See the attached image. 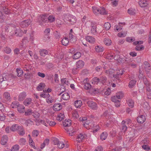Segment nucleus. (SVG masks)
I'll return each mask as SVG.
<instances>
[{"label": "nucleus", "instance_id": "56", "mask_svg": "<svg viewBox=\"0 0 151 151\" xmlns=\"http://www.w3.org/2000/svg\"><path fill=\"white\" fill-rule=\"evenodd\" d=\"M104 27L106 30H109L111 27V24L109 22L106 23L104 25Z\"/></svg>", "mask_w": 151, "mask_h": 151}, {"label": "nucleus", "instance_id": "44", "mask_svg": "<svg viewBox=\"0 0 151 151\" xmlns=\"http://www.w3.org/2000/svg\"><path fill=\"white\" fill-rule=\"evenodd\" d=\"M107 136V134L106 132L102 133L100 136V138L102 140H104L106 139Z\"/></svg>", "mask_w": 151, "mask_h": 151}, {"label": "nucleus", "instance_id": "25", "mask_svg": "<svg viewBox=\"0 0 151 151\" xmlns=\"http://www.w3.org/2000/svg\"><path fill=\"white\" fill-rule=\"evenodd\" d=\"M45 86V84L44 83H40L39 85L37 87V89L38 91H40L44 89V88Z\"/></svg>", "mask_w": 151, "mask_h": 151}, {"label": "nucleus", "instance_id": "46", "mask_svg": "<svg viewBox=\"0 0 151 151\" xmlns=\"http://www.w3.org/2000/svg\"><path fill=\"white\" fill-rule=\"evenodd\" d=\"M116 96L118 99H121L124 97V93L122 92H119L116 93Z\"/></svg>", "mask_w": 151, "mask_h": 151}, {"label": "nucleus", "instance_id": "30", "mask_svg": "<svg viewBox=\"0 0 151 151\" xmlns=\"http://www.w3.org/2000/svg\"><path fill=\"white\" fill-rule=\"evenodd\" d=\"M18 111L20 113H24L25 112V107L22 105H21L18 106L17 107Z\"/></svg>", "mask_w": 151, "mask_h": 151}, {"label": "nucleus", "instance_id": "10", "mask_svg": "<svg viewBox=\"0 0 151 151\" xmlns=\"http://www.w3.org/2000/svg\"><path fill=\"white\" fill-rule=\"evenodd\" d=\"M64 129L67 132H69V135L72 136L75 135V132L73 130V127L72 126H70L67 128H64Z\"/></svg>", "mask_w": 151, "mask_h": 151}, {"label": "nucleus", "instance_id": "38", "mask_svg": "<svg viewBox=\"0 0 151 151\" xmlns=\"http://www.w3.org/2000/svg\"><path fill=\"white\" fill-rule=\"evenodd\" d=\"M62 98L65 100H67L70 98V96L68 93H64L62 95Z\"/></svg>", "mask_w": 151, "mask_h": 151}, {"label": "nucleus", "instance_id": "42", "mask_svg": "<svg viewBox=\"0 0 151 151\" xmlns=\"http://www.w3.org/2000/svg\"><path fill=\"white\" fill-rule=\"evenodd\" d=\"M50 28H48L46 29L44 31V33L45 34V36L46 37H47V38H48V40L50 39V37L49 36V34L50 33Z\"/></svg>", "mask_w": 151, "mask_h": 151}, {"label": "nucleus", "instance_id": "37", "mask_svg": "<svg viewBox=\"0 0 151 151\" xmlns=\"http://www.w3.org/2000/svg\"><path fill=\"white\" fill-rule=\"evenodd\" d=\"M69 42V41L68 38H64L62 40V44L64 45H67Z\"/></svg>", "mask_w": 151, "mask_h": 151}, {"label": "nucleus", "instance_id": "1", "mask_svg": "<svg viewBox=\"0 0 151 151\" xmlns=\"http://www.w3.org/2000/svg\"><path fill=\"white\" fill-rule=\"evenodd\" d=\"M65 22H68L69 24H74L76 22V17L72 15L68 14L66 15L65 18Z\"/></svg>", "mask_w": 151, "mask_h": 151}, {"label": "nucleus", "instance_id": "51", "mask_svg": "<svg viewBox=\"0 0 151 151\" xmlns=\"http://www.w3.org/2000/svg\"><path fill=\"white\" fill-rule=\"evenodd\" d=\"M40 123L42 124L46 127H48V124H47L46 121H45L44 120H41L38 123H37L36 125H39L40 124Z\"/></svg>", "mask_w": 151, "mask_h": 151}, {"label": "nucleus", "instance_id": "2", "mask_svg": "<svg viewBox=\"0 0 151 151\" xmlns=\"http://www.w3.org/2000/svg\"><path fill=\"white\" fill-rule=\"evenodd\" d=\"M47 16L44 14L40 16L38 18V22L40 25H43L44 23L47 22Z\"/></svg>", "mask_w": 151, "mask_h": 151}, {"label": "nucleus", "instance_id": "7", "mask_svg": "<svg viewBox=\"0 0 151 151\" xmlns=\"http://www.w3.org/2000/svg\"><path fill=\"white\" fill-rule=\"evenodd\" d=\"M87 105L90 108L93 110L97 109V105L96 103L92 101H89L87 102Z\"/></svg>", "mask_w": 151, "mask_h": 151}, {"label": "nucleus", "instance_id": "50", "mask_svg": "<svg viewBox=\"0 0 151 151\" xmlns=\"http://www.w3.org/2000/svg\"><path fill=\"white\" fill-rule=\"evenodd\" d=\"M39 134V131L37 130H34L32 132V134L33 137H36Z\"/></svg>", "mask_w": 151, "mask_h": 151}, {"label": "nucleus", "instance_id": "15", "mask_svg": "<svg viewBox=\"0 0 151 151\" xmlns=\"http://www.w3.org/2000/svg\"><path fill=\"white\" fill-rule=\"evenodd\" d=\"M86 40L91 44H94L95 42V39L94 38L90 36H87L86 37Z\"/></svg>", "mask_w": 151, "mask_h": 151}, {"label": "nucleus", "instance_id": "11", "mask_svg": "<svg viewBox=\"0 0 151 151\" xmlns=\"http://www.w3.org/2000/svg\"><path fill=\"white\" fill-rule=\"evenodd\" d=\"M28 41L27 37H25L22 40V43H21V47L23 48H25L26 44L28 43Z\"/></svg>", "mask_w": 151, "mask_h": 151}, {"label": "nucleus", "instance_id": "4", "mask_svg": "<svg viewBox=\"0 0 151 151\" xmlns=\"http://www.w3.org/2000/svg\"><path fill=\"white\" fill-rule=\"evenodd\" d=\"M91 33L93 35H95L96 33V25L94 22H90Z\"/></svg>", "mask_w": 151, "mask_h": 151}, {"label": "nucleus", "instance_id": "52", "mask_svg": "<svg viewBox=\"0 0 151 151\" xmlns=\"http://www.w3.org/2000/svg\"><path fill=\"white\" fill-rule=\"evenodd\" d=\"M92 83H94V84H97L98 83L100 82L99 78H98L97 77H95L92 79Z\"/></svg>", "mask_w": 151, "mask_h": 151}, {"label": "nucleus", "instance_id": "8", "mask_svg": "<svg viewBox=\"0 0 151 151\" xmlns=\"http://www.w3.org/2000/svg\"><path fill=\"white\" fill-rule=\"evenodd\" d=\"M118 99V98L116 96H112L111 98V101L115 103V106L116 107H119L120 106V104L119 103L120 101Z\"/></svg>", "mask_w": 151, "mask_h": 151}, {"label": "nucleus", "instance_id": "19", "mask_svg": "<svg viewBox=\"0 0 151 151\" xmlns=\"http://www.w3.org/2000/svg\"><path fill=\"white\" fill-rule=\"evenodd\" d=\"M40 55L42 56H45L46 55L48 54V51L46 50L42 49L39 51Z\"/></svg>", "mask_w": 151, "mask_h": 151}, {"label": "nucleus", "instance_id": "59", "mask_svg": "<svg viewBox=\"0 0 151 151\" xmlns=\"http://www.w3.org/2000/svg\"><path fill=\"white\" fill-rule=\"evenodd\" d=\"M26 140L24 138H21L19 141V144L22 145H24L25 144Z\"/></svg>", "mask_w": 151, "mask_h": 151}, {"label": "nucleus", "instance_id": "23", "mask_svg": "<svg viewBox=\"0 0 151 151\" xmlns=\"http://www.w3.org/2000/svg\"><path fill=\"white\" fill-rule=\"evenodd\" d=\"M20 126L18 124H14L10 127V130L12 132H15L18 130Z\"/></svg>", "mask_w": 151, "mask_h": 151}, {"label": "nucleus", "instance_id": "48", "mask_svg": "<svg viewBox=\"0 0 151 151\" xmlns=\"http://www.w3.org/2000/svg\"><path fill=\"white\" fill-rule=\"evenodd\" d=\"M19 105V103L16 101H14L12 102L11 105V107L13 108H14L16 107H17Z\"/></svg>", "mask_w": 151, "mask_h": 151}, {"label": "nucleus", "instance_id": "18", "mask_svg": "<svg viewBox=\"0 0 151 151\" xmlns=\"http://www.w3.org/2000/svg\"><path fill=\"white\" fill-rule=\"evenodd\" d=\"M8 140V137L5 135H3L2 137L1 143L2 145H4L6 144Z\"/></svg>", "mask_w": 151, "mask_h": 151}, {"label": "nucleus", "instance_id": "28", "mask_svg": "<svg viewBox=\"0 0 151 151\" xmlns=\"http://www.w3.org/2000/svg\"><path fill=\"white\" fill-rule=\"evenodd\" d=\"M96 51L97 52H101L104 50V48L103 47L100 45L96 46L95 48Z\"/></svg>", "mask_w": 151, "mask_h": 151}, {"label": "nucleus", "instance_id": "57", "mask_svg": "<svg viewBox=\"0 0 151 151\" xmlns=\"http://www.w3.org/2000/svg\"><path fill=\"white\" fill-rule=\"evenodd\" d=\"M84 88L86 90H88L91 88V85L89 83H87L84 84Z\"/></svg>", "mask_w": 151, "mask_h": 151}, {"label": "nucleus", "instance_id": "33", "mask_svg": "<svg viewBox=\"0 0 151 151\" xmlns=\"http://www.w3.org/2000/svg\"><path fill=\"white\" fill-rule=\"evenodd\" d=\"M49 143V140L48 139H45L43 143L41 145V149H43L46 145H48Z\"/></svg>", "mask_w": 151, "mask_h": 151}, {"label": "nucleus", "instance_id": "12", "mask_svg": "<svg viewBox=\"0 0 151 151\" xmlns=\"http://www.w3.org/2000/svg\"><path fill=\"white\" fill-rule=\"evenodd\" d=\"M139 6L141 7L147 6L148 4V1L146 0H141L139 2Z\"/></svg>", "mask_w": 151, "mask_h": 151}, {"label": "nucleus", "instance_id": "13", "mask_svg": "<svg viewBox=\"0 0 151 151\" xmlns=\"http://www.w3.org/2000/svg\"><path fill=\"white\" fill-rule=\"evenodd\" d=\"M23 34V32L19 28L16 29L15 30V35L17 36L21 37L22 36Z\"/></svg>", "mask_w": 151, "mask_h": 151}, {"label": "nucleus", "instance_id": "49", "mask_svg": "<svg viewBox=\"0 0 151 151\" xmlns=\"http://www.w3.org/2000/svg\"><path fill=\"white\" fill-rule=\"evenodd\" d=\"M99 12V14H101L105 15L107 14L106 12L105 9L103 7H100V12Z\"/></svg>", "mask_w": 151, "mask_h": 151}, {"label": "nucleus", "instance_id": "63", "mask_svg": "<svg viewBox=\"0 0 151 151\" xmlns=\"http://www.w3.org/2000/svg\"><path fill=\"white\" fill-rule=\"evenodd\" d=\"M48 98L47 99H46V101L49 104L51 103L53 101V99L50 96V95L49 96H48Z\"/></svg>", "mask_w": 151, "mask_h": 151}, {"label": "nucleus", "instance_id": "58", "mask_svg": "<svg viewBox=\"0 0 151 151\" xmlns=\"http://www.w3.org/2000/svg\"><path fill=\"white\" fill-rule=\"evenodd\" d=\"M122 23H119V26H115L114 27L115 30H116L117 31L121 30L122 29Z\"/></svg>", "mask_w": 151, "mask_h": 151}, {"label": "nucleus", "instance_id": "55", "mask_svg": "<svg viewBox=\"0 0 151 151\" xmlns=\"http://www.w3.org/2000/svg\"><path fill=\"white\" fill-rule=\"evenodd\" d=\"M4 96L6 99L8 100H10V94L9 93L7 92H5L4 93Z\"/></svg>", "mask_w": 151, "mask_h": 151}, {"label": "nucleus", "instance_id": "62", "mask_svg": "<svg viewBox=\"0 0 151 151\" xmlns=\"http://www.w3.org/2000/svg\"><path fill=\"white\" fill-rule=\"evenodd\" d=\"M126 40L127 42H132L134 41L135 39L134 37H128L126 38Z\"/></svg>", "mask_w": 151, "mask_h": 151}, {"label": "nucleus", "instance_id": "35", "mask_svg": "<svg viewBox=\"0 0 151 151\" xmlns=\"http://www.w3.org/2000/svg\"><path fill=\"white\" fill-rule=\"evenodd\" d=\"M18 130L19 135L22 136L25 134L24 129L22 126H20Z\"/></svg>", "mask_w": 151, "mask_h": 151}, {"label": "nucleus", "instance_id": "64", "mask_svg": "<svg viewBox=\"0 0 151 151\" xmlns=\"http://www.w3.org/2000/svg\"><path fill=\"white\" fill-rule=\"evenodd\" d=\"M32 112V110L31 109H27V110L25 112V115L26 116H29L30 115Z\"/></svg>", "mask_w": 151, "mask_h": 151}, {"label": "nucleus", "instance_id": "5", "mask_svg": "<svg viewBox=\"0 0 151 151\" xmlns=\"http://www.w3.org/2000/svg\"><path fill=\"white\" fill-rule=\"evenodd\" d=\"M31 22V21L29 19L24 20L20 23V26L22 28L25 27H28Z\"/></svg>", "mask_w": 151, "mask_h": 151}, {"label": "nucleus", "instance_id": "24", "mask_svg": "<svg viewBox=\"0 0 151 151\" xmlns=\"http://www.w3.org/2000/svg\"><path fill=\"white\" fill-rule=\"evenodd\" d=\"M63 126L65 127V128H67V127H70L71 125V120L68 119L65 120L63 122Z\"/></svg>", "mask_w": 151, "mask_h": 151}, {"label": "nucleus", "instance_id": "60", "mask_svg": "<svg viewBox=\"0 0 151 151\" xmlns=\"http://www.w3.org/2000/svg\"><path fill=\"white\" fill-rule=\"evenodd\" d=\"M128 12L129 14L133 15L135 13V10L132 9L130 8L128 10Z\"/></svg>", "mask_w": 151, "mask_h": 151}, {"label": "nucleus", "instance_id": "26", "mask_svg": "<svg viewBox=\"0 0 151 151\" xmlns=\"http://www.w3.org/2000/svg\"><path fill=\"white\" fill-rule=\"evenodd\" d=\"M55 17L53 15H50L47 17V22L50 23L53 22L55 20Z\"/></svg>", "mask_w": 151, "mask_h": 151}, {"label": "nucleus", "instance_id": "32", "mask_svg": "<svg viewBox=\"0 0 151 151\" xmlns=\"http://www.w3.org/2000/svg\"><path fill=\"white\" fill-rule=\"evenodd\" d=\"M81 56V53L80 52H77L74 54L72 57L73 59L76 60L79 59Z\"/></svg>", "mask_w": 151, "mask_h": 151}, {"label": "nucleus", "instance_id": "31", "mask_svg": "<svg viewBox=\"0 0 151 151\" xmlns=\"http://www.w3.org/2000/svg\"><path fill=\"white\" fill-rule=\"evenodd\" d=\"M127 103L129 107L132 108L134 106V101L131 99H128L127 101Z\"/></svg>", "mask_w": 151, "mask_h": 151}, {"label": "nucleus", "instance_id": "53", "mask_svg": "<svg viewBox=\"0 0 151 151\" xmlns=\"http://www.w3.org/2000/svg\"><path fill=\"white\" fill-rule=\"evenodd\" d=\"M16 71L17 73V76L18 77L22 76L23 74V71L19 68L16 69Z\"/></svg>", "mask_w": 151, "mask_h": 151}, {"label": "nucleus", "instance_id": "39", "mask_svg": "<svg viewBox=\"0 0 151 151\" xmlns=\"http://www.w3.org/2000/svg\"><path fill=\"white\" fill-rule=\"evenodd\" d=\"M61 84L64 85H68L69 84V82L67 81L66 78H63L61 79Z\"/></svg>", "mask_w": 151, "mask_h": 151}, {"label": "nucleus", "instance_id": "36", "mask_svg": "<svg viewBox=\"0 0 151 151\" xmlns=\"http://www.w3.org/2000/svg\"><path fill=\"white\" fill-rule=\"evenodd\" d=\"M143 68L145 69H148L149 70L151 69V67L150 66V65L149 63L147 61L143 63Z\"/></svg>", "mask_w": 151, "mask_h": 151}, {"label": "nucleus", "instance_id": "17", "mask_svg": "<svg viewBox=\"0 0 151 151\" xmlns=\"http://www.w3.org/2000/svg\"><path fill=\"white\" fill-rule=\"evenodd\" d=\"M84 65V62L82 60H79L76 63V67L79 69L82 68Z\"/></svg>", "mask_w": 151, "mask_h": 151}, {"label": "nucleus", "instance_id": "6", "mask_svg": "<svg viewBox=\"0 0 151 151\" xmlns=\"http://www.w3.org/2000/svg\"><path fill=\"white\" fill-rule=\"evenodd\" d=\"M94 123L93 122H90L89 124V129L93 128V133H95L98 130L100 129V127L98 125H96L95 126Z\"/></svg>", "mask_w": 151, "mask_h": 151}, {"label": "nucleus", "instance_id": "29", "mask_svg": "<svg viewBox=\"0 0 151 151\" xmlns=\"http://www.w3.org/2000/svg\"><path fill=\"white\" fill-rule=\"evenodd\" d=\"M82 105V102L80 100H77L75 101L74 105L77 108H79Z\"/></svg>", "mask_w": 151, "mask_h": 151}, {"label": "nucleus", "instance_id": "3", "mask_svg": "<svg viewBox=\"0 0 151 151\" xmlns=\"http://www.w3.org/2000/svg\"><path fill=\"white\" fill-rule=\"evenodd\" d=\"M53 143L58 146V147L60 149H63L65 146V145L63 142H60L59 139L56 138H54L53 139Z\"/></svg>", "mask_w": 151, "mask_h": 151}, {"label": "nucleus", "instance_id": "40", "mask_svg": "<svg viewBox=\"0 0 151 151\" xmlns=\"http://www.w3.org/2000/svg\"><path fill=\"white\" fill-rule=\"evenodd\" d=\"M69 36L70 41L71 42H74L75 40V36L71 32L69 33Z\"/></svg>", "mask_w": 151, "mask_h": 151}, {"label": "nucleus", "instance_id": "47", "mask_svg": "<svg viewBox=\"0 0 151 151\" xmlns=\"http://www.w3.org/2000/svg\"><path fill=\"white\" fill-rule=\"evenodd\" d=\"M19 149V146L18 145H14L11 149V151H18Z\"/></svg>", "mask_w": 151, "mask_h": 151}, {"label": "nucleus", "instance_id": "9", "mask_svg": "<svg viewBox=\"0 0 151 151\" xmlns=\"http://www.w3.org/2000/svg\"><path fill=\"white\" fill-rule=\"evenodd\" d=\"M2 78H0V82L1 83L3 81H7L9 80V75L7 73H4L2 74Z\"/></svg>", "mask_w": 151, "mask_h": 151}, {"label": "nucleus", "instance_id": "14", "mask_svg": "<svg viewBox=\"0 0 151 151\" xmlns=\"http://www.w3.org/2000/svg\"><path fill=\"white\" fill-rule=\"evenodd\" d=\"M27 96L26 93L24 91L21 93L19 94L18 98V100L19 101H22Z\"/></svg>", "mask_w": 151, "mask_h": 151}, {"label": "nucleus", "instance_id": "22", "mask_svg": "<svg viewBox=\"0 0 151 151\" xmlns=\"http://www.w3.org/2000/svg\"><path fill=\"white\" fill-rule=\"evenodd\" d=\"M53 107L54 110L58 111L61 109L62 106L60 104H54Z\"/></svg>", "mask_w": 151, "mask_h": 151}, {"label": "nucleus", "instance_id": "20", "mask_svg": "<svg viewBox=\"0 0 151 151\" xmlns=\"http://www.w3.org/2000/svg\"><path fill=\"white\" fill-rule=\"evenodd\" d=\"M32 103V99L30 98H26L23 102V104L25 106H28Z\"/></svg>", "mask_w": 151, "mask_h": 151}, {"label": "nucleus", "instance_id": "41", "mask_svg": "<svg viewBox=\"0 0 151 151\" xmlns=\"http://www.w3.org/2000/svg\"><path fill=\"white\" fill-rule=\"evenodd\" d=\"M136 81L135 80H133L130 81L129 84V86L130 88H132L135 85Z\"/></svg>", "mask_w": 151, "mask_h": 151}, {"label": "nucleus", "instance_id": "43", "mask_svg": "<svg viewBox=\"0 0 151 151\" xmlns=\"http://www.w3.org/2000/svg\"><path fill=\"white\" fill-rule=\"evenodd\" d=\"M93 13L96 14H99L100 12V8H98L96 7H93Z\"/></svg>", "mask_w": 151, "mask_h": 151}, {"label": "nucleus", "instance_id": "34", "mask_svg": "<svg viewBox=\"0 0 151 151\" xmlns=\"http://www.w3.org/2000/svg\"><path fill=\"white\" fill-rule=\"evenodd\" d=\"M65 117L63 113H60L58 114L56 119L58 121H61L63 120Z\"/></svg>", "mask_w": 151, "mask_h": 151}, {"label": "nucleus", "instance_id": "27", "mask_svg": "<svg viewBox=\"0 0 151 151\" xmlns=\"http://www.w3.org/2000/svg\"><path fill=\"white\" fill-rule=\"evenodd\" d=\"M104 42V43L107 46H109L111 44V40L108 38H105Z\"/></svg>", "mask_w": 151, "mask_h": 151}, {"label": "nucleus", "instance_id": "45", "mask_svg": "<svg viewBox=\"0 0 151 151\" xmlns=\"http://www.w3.org/2000/svg\"><path fill=\"white\" fill-rule=\"evenodd\" d=\"M32 115L35 119H38L40 117V114L38 112L35 111L32 112Z\"/></svg>", "mask_w": 151, "mask_h": 151}, {"label": "nucleus", "instance_id": "16", "mask_svg": "<svg viewBox=\"0 0 151 151\" xmlns=\"http://www.w3.org/2000/svg\"><path fill=\"white\" fill-rule=\"evenodd\" d=\"M146 120L145 116L141 115L137 118V121L139 123L142 124Z\"/></svg>", "mask_w": 151, "mask_h": 151}, {"label": "nucleus", "instance_id": "21", "mask_svg": "<svg viewBox=\"0 0 151 151\" xmlns=\"http://www.w3.org/2000/svg\"><path fill=\"white\" fill-rule=\"evenodd\" d=\"M86 135L85 134H83L81 133L78 135L77 137V141L79 142H81L83 139L86 137Z\"/></svg>", "mask_w": 151, "mask_h": 151}, {"label": "nucleus", "instance_id": "61", "mask_svg": "<svg viewBox=\"0 0 151 151\" xmlns=\"http://www.w3.org/2000/svg\"><path fill=\"white\" fill-rule=\"evenodd\" d=\"M144 49V47L143 45H138L135 47V50L137 51L142 50Z\"/></svg>", "mask_w": 151, "mask_h": 151}, {"label": "nucleus", "instance_id": "54", "mask_svg": "<svg viewBox=\"0 0 151 151\" xmlns=\"http://www.w3.org/2000/svg\"><path fill=\"white\" fill-rule=\"evenodd\" d=\"M99 79L100 82L102 83L106 82L107 80L105 76H102Z\"/></svg>", "mask_w": 151, "mask_h": 151}]
</instances>
